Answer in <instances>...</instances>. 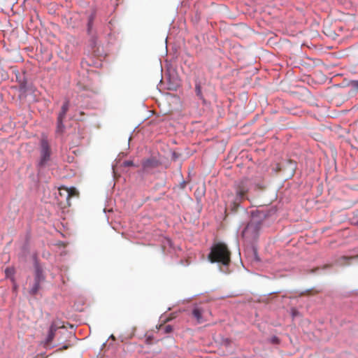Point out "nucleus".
Instances as JSON below:
<instances>
[{
    "mask_svg": "<svg viewBox=\"0 0 358 358\" xmlns=\"http://www.w3.org/2000/svg\"><path fill=\"white\" fill-rule=\"evenodd\" d=\"M64 129V125L63 124V120L57 119V132L62 133Z\"/></svg>",
    "mask_w": 358,
    "mask_h": 358,
    "instance_id": "nucleus-18",
    "label": "nucleus"
},
{
    "mask_svg": "<svg viewBox=\"0 0 358 358\" xmlns=\"http://www.w3.org/2000/svg\"><path fill=\"white\" fill-rule=\"evenodd\" d=\"M271 342L273 343L278 344L279 343V338L276 336H274L271 338Z\"/></svg>",
    "mask_w": 358,
    "mask_h": 358,
    "instance_id": "nucleus-24",
    "label": "nucleus"
},
{
    "mask_svg": "<svg viewBox=\"0 0 358 358\" xmlns=\"http://www.w3.org/2000/svg\"><path fill=\"white\" fill-rule=\"evenodd\" d=\"M67 348H68V347H67L66 345H64V346L62 348V349H67Z\"/></svg>",
    "mask_w": 358,
    "mask_h": 358,
    "instance_id": "nucleus-27",
    "label": "nucleus"
},
{
    "mask_svg": "<svg viewBox=\"0 0 358 358\" xmlns=\"http://www.w3.org/2000/svg\"><path fill=\"white\" fill-rule=\"evenodd\" d=\"M96 18V12L92 11L90 15L88 16L87 18V34L91 35L93 33V26H94V22Z\"/></svg>",
    "mask_w": 358,
    "mask_h": 358,
    "instance_id": "nucleus-9",
    "label": "nucleus"
},
{
    "mask_svg": "<svg viewBox=\"0 0 358 358\" xmlns=\"http://www.w3.org/2000/svg\"><path fill=\"white\" fill-rule=\"evenodd\" d=\"M169 320H170V319H169V318H168V319H166V320H165V322H168V321H169Z\"/></svg>",
    "mask_w": 358,
    "mask_h": 358,
    "instance_id": "nucleus-28",
    "label": "nucleus"
},
{
    "mask_svg": "<svg viewBox=\"0 0 358 358\" xmlns=\"http://www.w3.org/2000/svg\"><path fill=\"white\" fill-rule=\"evenodd\" d=\"M55 332L56 331L55 330L52 331V329L50 327L49 332L45 341L46 345H49L52 343V341L54 339Z\"/></svg>",
    "mask_w": 358,
    "mask_h": 358,
    "instance_id": "nucleus-16",
    "label": "nucleus"
},
{
    "mask_svg": "<svg viewBox=\"0 0 358 358\" xmlns=\"http://www.w3.org/2000/svg\"><path fill=\"white\" fill-rule=\"evenodd\" d=\"M164 333L169 334V333L172 332L173 327L171 325H166L164 327Z\"/></svg>",
    "mask_w": 358,
    "mask_h": 358,
    "instance_id": "nucleus-21",
    "label": "nucleus"
},
{
    "mask_svg": "<svg viewBox=\"0 0 358 358\" xmlns=\"http://www.w3.org/2000/svg\"><path fill=\"white\" fill-rule=\"evenodd\" d=\"M41 160L40 166H43L49 161L50 157V148L48 141L43 138L41 142Z\"/></svg>",
    "mask_w": 358,
    "mask_h": 358,
    "instance_id": "nucleus-6",
    "label": "nucleus"
},
{
    "mask_svg": "<svg viewBox=\"0 0 358 358\" xmlns=\"http://www.w3.org/2000/svg\"><path fill=\"white\" fill-rule=\"evenodd\" d=\"M296 169V164L292 159H287L283 162L278 169V171H282L287 178L292 177Z\"/></svg>",
    "mask_w": 358,
    "mask_h": 358,
    "instance_id": "nucleus-5",
    "label": "nucleus"
},
{
    "mask_svg": "<svg viewBox=\"0 0 358 358\" xmlns=\"http://www.w3.org/2000/svg\"><path fill=\"white\" fill-rule=\"evenodd\" d=\"M205 310L203 308L195 306L192 310V315L196 319L197 323L201 324L206 321L204 317Z\"/></svg>",
    "mask_w": 358,
    "mask_h": 358,
    "instance_id": "nucleus-7",
    "label": "nucleus"
},
{
    "mask_svg": "<svg viewBox=\"0 0 358 358\" xmlns=\"http://www.w3.org/2000/svg\"><path fill=\"white\" fill-rule=\"evenodd\" d=\"M110 338H111V339L115 340V336H114L113 335H111V336H110Z\"/></svg>",
    "mask_w": 358,
    "mask_h": 358,
    "instance_id": "nucleus-26",
    "label": "nucleus"
},
{
    "mask_svg": "<svg viewBox=\"0 0 358 358\" xmlns=\"http://www.w3.org/2000/svg\"><path fill=\"white\" fill-rule=\"evenodd\" d=\"M234 194H229L227 197V203L236 211L240 204L245 200L248 199V193L250 188V182L248 179H242L234 183Z\"/></svg>",
    "mask_w": 358,
    "mask_h": 358,
    "instance_id": "nucleus-1",
    "label": "nucleus"
},
{
    "mask_svg": "<svg viewBox=\"0 0 358 358\" xmlns=\"http://www.w3.org/2000/svg\"><path fill=\"white\" fill-rule=\"evenodd\" d=\"M69 108V101H66L62 106L61 110L58 115L57 119L63 120L65 118L66 113Z\"/></svg>",
    "mask_w": 358,
    "mask_h": 358,
    "instance_id": "nucleus-11",
    "label": "nucleus"
},
{
    "mask_svg": "<svg viewBox=\"0 0 358 358\" xmlns=\"http://www.w3.org/2000/svg\"><path fill=\"white\" fill-rule=\"evenodd\" d=\"M291 313L293 317H296L299 314V311L294 308L291 309Z\"/></svg>",
    "mask_w": 358,
    "mask_h": 358,
    "instance_id": "nucleus-23",
    "label": "nucleus"
},
{
    "mask_svg": "<svg viewBox=\"0 0 358 358\" xmlns=\"http://www.w3.org/2000/svg\"><path fill=\"white\" fill-rule=\"evenodd\" d=\"M195 92H196V95L199 97V99L202 100L203 102L205 103L206 100L203 96V94L201 92V83L199 82H196Z\"/></svg>",
    "mask_w": 358,
    "mask_h": 358,
    "instance_id": "nucleus-13",
    "label": "nucleus"
},
{
    "mask_svg": "<svg viewBox=\"0 0 358 358\" xmlns=\"http://www.w3.org/2000/svg\"><path fill=\"white\" fill-rule=\"evenodd\" d=\"M208 258L211 263H220L227 266L231 262V252L224 243H218L212 246Z\"/></svg>",
    "mask_w": 358,
    "mask_h": 358,
    "instance_id": "nucleus-2",
    "label": "nucleus"
},
{
    "mask_svg": "<svg viewBox=\"0 0 358 358\" xmlns=\"http://www.w3.org/2000/svg\"><path fill=\"white\" fill-rule=\"evenodd\" d=\"M260 225L259 222L255 220H250L243 231V236L248 238H255L257 236Z\"/></svg>",
    "mask_w": 358,
    "mask_h": 358,
    "instance_id": "nucleus-4",
    "label": "nucleus"
},
{
    "mask_svg": "<svg viewBox=\"0 0 358 358\" xmlns=\"http://www.w3.org/2000/svg\"><path fill=\"white\" fill-rule=\"evenodd\" d=\"M162 327V325L161 324V325H159V329H161Z\"/></svg>",
    "mask_w": 358,
    "mask_h": 358,
    "instance_id": "nucleus-29",
    "label": "nucleus"
},
{
    "mask_svg": "<svg viewBox=\"0 0 358 358\" xmlns=\"http://www.w3.org/2000/svg\"><path fill=\"white\" fill-rule=\"evenodd\" d=\"M350 85L355 90H358V80H351Z\"/></svg>",
    "mask_w": 358,
    "mask_h": 358,
    "instance_id": "nucleus-20",
    "label": "nucleus"
},
{
    "mask_svg": "<svg viewBox=\"0 0 358 358\" xmlns=\"http://www.w3.org/2000/svg\"><path fill=\"white\" fill-rule=\"evenodd\" d=\"M45 275L43 273V271L42 268L38 265H35V277H34V281L43 282L45 280Z\"/></svg>",
    "mask_w": 358,
    "mask_h": 358,
    "instance_id": "nucleus-8",
    "label": "nucleus"
},
{
    "mask_svg": "<svg viewBox=\"0 0 358 358\" xmlns=\"http://www.w3.org/2000/svg\"><path fill=\"white\" fill-rule=\"evenodd\" d=\"M41 282L34 281V284L29 291V293L31 295H36L37 294V292L41 288Z\"/></svg>",
    "mask_w": 358,
    "mask_h": 358,
    "instance_id": "nucleus-15",
    "label": "nucleus"
},
{
    "mask_svg": "<svg viewBox=\"0 0 358 358\" xmlns=\"http://www.w3.org/2000/svg\"><path fill=\"white\" fill-rule=\"evenodd\" d=\"M79 192L73 187H66L62 186L58 189V194L56 196L57 204L62 209H65L71 205V199L73 197H78Z\"/></svg>",
    "mask_w": 358,
    "mask_h": 358,
    "instance_id": "nucleus-3",
    "label": "nucleus"
},
{
    "mask_svg": "<svg viewBox=\"0 0 358 358\" xmlns=\"http://www.w3.org/2000/svg\"><path fill=\"white\" fill-rule=\"evenodd\" d=\"M142 165L144 169L155 168L157 166L158 162L154 158H149L143 160Z\"/></svg>",
    "mask_w": 358,
    "mask_h": 358,
    "instance_id": "nucleus-10",
    "label": "nucleus"
},
{
    "mask_svg": "<svg viewBox=\"0 0 358 358\" xmlns=\"http://www.w3.org/2000/svg\"><path fill=\"white\" fill-rule=\"evenodd\" d=\"M357 257H358V256H355V257L342 256L336 260V263H337V264H338L340 266H346V265L350 264V260L357 258Z\"/></svg>",
    "mask_w": 358,
    "mask_h": 358,
    "instance_id": "nucleus-12",
    "label": "nucleus"
},
{
    "mask_svg": "<svg viewBox=\"0 0 358 358\" xmlns=\"http://www.w3.org/2000/svg\"><path fill=\"white\" fill-rule=\"evenodd\" d=\"M124 166H134V162L131 160H127V161H125L124 162Z\"/></svg>",
    "mask_w": 358,
    "mask_h": 358,
    "instance_id": "nucleus-22",
    "label": "nucleus"
},
{
    "mask_svg": "<svg viewBox=\"0 0 358 358\" xmlns=\"http://www.w3.org/2000/svg\"><path fill=\"white\" fill-rule=\"evenodd\" d=\"M150 338H147V343L150 344Z\"/></svg>",
    "mask_w": 358,
    "mask_h": 358,
    "instance_id": "nucleus-25",
    "label": "nucleus"
},
{
    "mask_svg": "<svg viewBox=\"0 0 358 358\" xmlns=\"http://www.w3.org/2000/svg\"><path fill=\"white\" fill-rule=\"evenodd\" d=\"M15 273V269L13 267H8L5 270V274L7 278H11Z\"/></svg>",
    "mask_w": 358,
    "mask_h": 358,
    "instance_id": "nucleus-19",
    "label": "nucleus"
},
{
    "mask_svg": "<svg viewBox=\"0 0 358 358\" xmlns=\"http://www.w3.org/2000/svg\"><path fill=\"white\" fill-rule=\"evenodd\" d=\"M50 327L52 329V331L55 330L56 331L59 329L64 328V325L61 320H55L51 323V325Z\"/></svg>",
    "mask_w": 358,
    "mask_h": 358,
    "instance_id": "nucleus-14",
    "label": "nucleus"
},
{
    "mask_svg": "<svg viewBox=\"0 0 358 358\" xmlns=\"http://www.w3.org/2000/svg\"><path fill=\"white\" fill-rule=\"evenodd\" d=\"M320 292L317 291V290H315V289H306L305 291H303L301 292H300L299 294V296H306V295H315L317 293H319Z\"/></svg>",
    "mask_w": 358,
    "mask_h": 358,
    "instance_id": "nucleus-17",
    "label": "nucleus"
}]
</instances>
